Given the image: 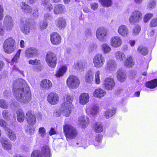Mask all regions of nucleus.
<instances>
[{"instance_id":"obj_1","label":"nucleus","mask_w":157,"mask_h":157,"mask_svg":"<svg viewBox=\"0 0 157 157\" xmlns=\"http://www.w3.org/2000/svg\"><path fill=\"white\" fill-rule=\"evenodd\" d=\"M13 94L16 99L20 102L27 103L31 98V93L29 87L25 81L22 78H18L13 84Z\"/></svg>"},{"instance_id":"obj_2","label":"nucleus","mask_w":157,"mask_h":157,"mask_svg":"<svg viewBox=\"0 0 157 157\" xmlns=\"http://www.w3.org/2000/svg\"><path fill=\"white\" fill-rule=\"evenodd\" d=\"M73 96L67 94L65 100V102L62 103L60 108V110L64 115L66 117H69L71 113L73 106L72 102L73 101Z\"/></svg>"},{"instance_id":"obj_3","label":"nucleus","mask_w":157,"mask_h":157,"mask_svg":"<svg viewBox=\"0 0 157 157\" xmlns=\"http://www.w3.org/2000/svg\"><path fill=\"white\" fill-rule=\"evenodd\" d=\"M3 48L5 52L10 54L13 52L16 49V42L12 37L6 39L3 43Z\"/></svg>"},{"instance_id":"obj_4","label":"nucleus","mask_w":157,"mask_h":157,"mask_svg":"<svg viewBox=\"0 0 157 157\" xmlns=\"http://www.w3.org/2000/svg\"><path fill=\"white\" fill-rule=\"evenodd\" d=\"M63 130L67 138L73 139L77 136V130L70 125L65 124L63 126Z\"/></svg>"},{"instance_id":"obj_5","label":"nucleus","mask_w":157,"mask_h":157,"mask_svg":"<svg viewBox=\"0 0 157 157\" xmlns=\"http://www.w3.org/2000/svg\"><path fill=\"white\" fill-rule=\"evenodd\" d=\"M50 149L49 147L45 146L41 151L35 150L31 154V157H50Z\"/></svg>"},{"instance_id":"obj_6","label":"nucleus","mask_w":157,"mask_h":157,"mask_svg":"<svg viewBox=\"0 0 157 157\" xmlns=\"http://www.w3.org/2000/svg\"><path fill=\"white\" fill-rule=\"evenodd\" d=\"M105 62V59L104 56L101 53H98L93 57V63L94 67L96 68L102 67Z\"/></svg>"},{"instance_id":"obj_7","label":"nucleus","mask_w":157,"mask_h":157,"mask_svg":"<svg viewBox=\"0 0 157 157\" xmlns=\"http://www.w3.org/2000/svg\"><path fill=\"white\" fill-rule=\"evenodd\" d=\"M143 15L139 10H138L133 11L129 17V21L131 24H134L139 22L142 19Z\"/></svg>"},{"instance_id":"obj_8","label":"nucleus","mask_w":157,"mask_h":157,"mask_svg":"<svg viewBox=\"0 0 157 157\" xmlns=\"http://www.w3.org/2000/svg\"><path fill=\"white\" fill-rule=\"evenodd\" d=\"M57 58L56 54L51 52H48L45 56V61L50 67H54L56 64Z\"/></svg>"},{"instance_id":"obj_9","label":"nucleus","mask_w":157,"mask_h":157,"mask_svg":"<svg viewBox=\"0 0 157 157\" xmlns=\"http://www.w3.org/2000/svg\"><path fill=\"white\" fill-rule=\"evenodd\" d=\"M79 79L75 76L71 75L67 79V85L70 88L76 89L79 86Z\"/></svg>"},{"instance_id":"obj_10","label":"nucleus","mask_w":157,"mask_h":157,"mask_svg":"<svg viewBox=\"0 0 157 157\" xmlns=\"http://www.w3.org/2000/svg\"><path fill=\"white\" fill-rule=\"evenodd\" d=\"M108 32L107 30L103 27L98 28L96 32V36L97 39L100 41L104 42L107 36Z\"/></svg>"},{"instance_id":"obj_11","label":"nucleus","mask_w":157,"mask_h":157,"mask_svg":"<svg viewBox=\"0 0 157 157\" xmlns=\"http://www.w3.org/2000/svg\"><path fill=\"white\" fill-rule=\"evenodd\" d=\"M122 44L121 38L119 36H114L110 39V44L114 48H117L120 47Z\"/></svg>"},{"instance_id":"obj_12","label":"nucleus","mask_w":157,"mask_h":157,"mask_svg":"<svg viewBox=\"0 0 157 157\" xmlns=\"http://www.w3.org/2000/svg\"><path fill=\"white\" fill-rule=\"evenodd\" d=\"M104 85L106 89L108 90H111L115 86V83L113 78L107 77L104 80Z\"/></svg>"},{"instance_id":"obj_13","label":"nucleus","mask_w":157,"mask_h":157,"mask_svg":"<svg viewBox=\"0 0 157 157\" xmlns=\"http://www.w3.org/2000/svg\"><path fill=\"white\" fill-rule=\"evenodd\" d=\"M48 101L52 105L57 104L59 101V98L58 95L55 93H50L47 98Z\"/></svg>"},{"instance_id":"obj_14","label":"nucleus","mask_w":157,"mask_h":157,"mask_svg":"<svg viewBox=\"0 0 157 157\" xmlns=\"http://www.w3.org/2000/svg\"><path fill=\"white\" fill-rule=\"evenodd\" d=\"M25 118L27 123L29 124L33 125L36 123V117L33 114L31 111H29L26 113Z\"/></svg>"},{"instance_id":"obj_15","label":"nucleus","mask_w":157,"mask_h":157,"mask_svg":"<svg viewBox=\"0 0 157 157\" xmlns=\"http://www.w3.org/2000/svg\"><path fill=\"white\" fill-rule=\"evenodd\" d=\"M25 56L28 58H32L38 54V50L35 48L31 47L28 48L25 52Z\"/></svg>"},{"instance_id":"obj_16","label":"nucleus","mask_w":157,"mask_h":157,"mask_svg":"<svg viewBox=\"0 0 157 157\" xmlns=\"http://www.w3.org/2000/svg\"><path fill=\"white\" fill-rule=\"evenodd\" d=\"M3 23L7 30H11L13 27V20L12 17L9 15L5 17L3 21Z\"/></svg>"},{"instance_id":"obj_17","label":"nucleus","mask_w":157,"mask_h":157,"mask_svg":"<svg viewBox=\"0 0 157 157\" xmlns=\"http://www.w3.org/2000/svg\"><path fill=\"white\" fill-rule=\"evenodd\" d=\"M51 42L54 45H59L61 42V37L60 35L56 33H53L50 36Z\"/></svg>"},{"instance_id":"obj_18","label":"nucleus","mask_w":157,"mask_h":157,"mask_svg":"<svg viewBox=\"0 0 157 157\" xmlns=\"http://www.w3.org/2000/svg\"><path fill=\"white\" fill-rule=\"evenodd\" d=\"M119 34L122 36H127L129 33V30L125 25H121L119 26L117 30Z\"/></svg>"},{"instance_id":"obj_19","label":"nucleus","mask_w":157,"mask_h":157,"mask_svg":"<svg viewBox=\"0 0 157 157\" xmlns=\"http://www.w3.org/2000/svg\"><path fill=\"white\" fill-rule=\"evenodd\" d=\"M117 78L119 82H123L126 78L125 71L123 70L119 69L117 71Z\"/></svg>"},{"instance_id":"obj_20","label":"nucleus","mask_w":157,"mask_h":157,"mask_svg":"<svg viewBox=\"0 0 157 157\" xmlns=\"http://www.w3.org/2000/svg\"><path fill=\"white\" fill-rule=\"evenodd\" d=\"M117 68L116 61L112 59H109L107 61L106 68L110 71H115Z\"/></svg>"},{"instance_id":"obj_21","label":"nucleus","mask_w":157,"mask_h":157,"mask_svg":"<svg viewBox=\"0 0 157 157\" xmlns=\"http://www.w3.org/2000/svg\"><path fill=\"white\" fill-rule=\"evenodd\" d=\"M20 27L21 30L24 34H27L29 33L30 29L27 22H21Z\"/></svg>"},{"instance_id":"obj_22","label":"nucleus","mask_w":157,"mask_h":157,"mask_svg":"<svg viewBox=\"0 0 157 157\" xmlns=\"http://www.w3.org/2000/svg\"><path fill=\"white\" fill-rule=\"evenodd\" d=\"M89 100V96L88 94L83 93L80 95L79 98V103L83 105L87 103Z\"/></svg>"},{"instance_id":"obj_23","label":"nucleus","mask_w":157,"mask_h":157,"mask_svg":"<svg viewBox=\"0 0 157 157\" xmlns=\"http://www.w3.org/2000/svg\"><path fill=\"white\" fill-rule=\"evenodd\" d=\"M114 55L116 60L119 62H123L126 58L125 54L121 51L115 52H114Z\"/></svg>"},{"instance_id":"obj_24","label":"nucleus","mask_w":157,"mask_h":157,"mask_svg":"<svg viewBox=\"0 0 157 157\" xmlns=\"http://www.w3.org/2000/svg\"><path fill=\"white\" fill-rule=\"evenodd\" d=\"M56 24L59 28L62 29L65 28L66 22L65 19L63 18L59 17L56 21Z\"/></svg>"},{"instance_id":"obj_25","label":"nucleus","mask_w":157,"mask_h":157,"mask_svg":"<svg viewBox=\"0 0 157 157\" xmlns=\"http://www.w3.org/2000/svg\"><path fill=\"white\" fill-rule=\"evenodd\" d=\"M40 85L41 87L43 89L48 90L52 87V84L49 80L44 79L41 81Z\"/></svg>"},{"instance_id":"obj_26","label":"nucleus","mask_w":157,"mask_h":157,"mask_svg":"<svg viewBox=\"0 0 157 157\" xmlns=\"http://www.w3.org/2000/svg\"><path fill=\"white\" fill-rule=\"evenodd\" d=\"M106 92L101 89H97L95 90L93 93L95 97L100 98L103 97L105 94Z\"/></svg>"},{"instance_id":"obj_27","label":"nucleus","mask_w":157,"mask_h":157,"mask_svg":"<svg viewBox=\"0 0 157 157\" xmlns=\"http://www.w3.org/2000/svg\"><path fill=\"white\" fill-rule=\"evenodd\" d=\"M17 121L20 122H23L25 119V114L23 111L21 109H18L16 112Z\"/></svg>"},{"instance_id":"obj_28","label":"nucleus","mask_w":157,"mask_h":157,"mask_svg":"<svg viewBox=\"0 0 157 157\" xmlns=\"http://www.w3.org/2000/svg\"><path fill=\"white\" fill-rule=\"evenodd\" d=\"M65 9L64 6L62 4L56 5L54 7V13L55 14L61 13L63 12Z\"/></svg>"},{"instance_id":"obj_29","label":"nucleus","mask_w":157,"mask_h":157,"mask_svg":"<svg viewBox=\"0 0 157 157\" xmlns=\"http://www.w3.org/2000/svg\"><path fill=\"white\" fill-rule=\"evenodd\" d=\"M89 120V118L87 116L82 117L79 119V123L83 128L85 127L88 124Z\"/></svg>"},{"instance_id":"obj_30","label":"nucleus","mask_w":157,"mask_h":157,"mask_svg":"<svg viewBox=\"0 0 157 157\" xmlns=\"http://www.w3.org/2000/svg\"><path fill=\"white\" fill-rule=\"evenodd\" d=\"M7 137L12 141H14L16 139L17 136L15 132L10 129L6 131Z\"/></svg>"},{"instance_id":"obj_31","label":"nucleus","mask_w":157,"mask_h":157,"mask_svg":"<svg viewBox=\"0 0 157 157\" xmlns=\"http://www.w3.org/2000/svg\"><path fill=\"white\" fill-rule=\"evenodd\" d=\"M21 9L25 13H28L30 12L31 7L25 2H22L20 4Z\"/></svg>"},{"instance_id":"obj_32","label":"nucleus","mask_w":157,"mask_h":157,"mask_svg":"<svg viewBox=\"0 0 157 157\" xmlns=\"http://www.w3.org/2000/svg\"><path fill=\"white\" fill-rule=\"evenodd\" d=\"M1 143L2 146L6 149L10 150L11 149L12 145L8 140L2 139L1 140Z\"/></svg>"},{"instance_id":"obj_33","label":"nucleus","mask_w":157,"mask_h":157,"mask_svg":"<svg viewBox=\"0 0 157 157\" xmlns=\"http://www.w3.org/2000/svg\"><path fill=\"white\" fill-rule=\"evenodd\" d=\"M93 129L94 132L100 133L103 131V127L101 124L99 122H97L94 124Z\"/></svg>"},{"instance_id":"obj_34","label":"nucleus","mask_w":157,"mask_h":157,"mask_svg":"<svg viewBox=\"0 0 157 157\" xmlns=\"http://www.w3.org/2000/svg\"><path fill=\"white\" fill-rule=\"evenodd\" d=\"M102 51L104 54L109 53L111 50V48L109 45L106 43L103 44L101 45Z\"/></svg>"},{"instance_id":"obj_35","label":"nucleus","mask_w":157,"mask_h":157,"mask_svg":"<svg viewBox=\"0 0 157 157\" xmlns=\"http://www.w3.org/2000/svg\"><path fill=\"white\" fill-rule=\"evenodd\" d=\"M134 62L131 56H129L127 58L124 62V65L126 67H131L134 64Z\"/></svg>"},{"instance_id":"obj_36","label":"nucleus","mask_w":157,"mask_h":157,"mask_svg":"<svg viewBox=\"0 0 157 157\" xmlns=\"http://www.w3.org/2000/svg\"><path fill=\"white\" fill-rule=\"evenodd\" d=\"M67 68L66 67L63 66L59 69L56 71L55 74L56 76L57 77H60L63 75L64 74L66 71Z\"/></svg>"},{"instance_id":"obj_37","label":"nucleus","mask_w":157,"mask_h":157,"mask_svg":"<svg viewBox=\"0 0 157 157\" xmlns=\"http://www.w3.org/2000/svg\"><path fill=\"white\" fill-rule=\"evenodd\" d=\"M41 4L48 9L49 11H51L53 9V7L49 2L50 0H41Z\"/></svg>"},{"instance_id":"obj_38","label":"nucleus","mask_w":157,"mask_h":157,"mask_svg":"<svg viewBox=\"0 0 157 157\" xmlns=\"http://www.w3.org/2000/svg\"><path fill=\"white\" fill-rule=\"evenodd\" d=\"M94 73L91 71H89L86 74L85 78L86 81L88 82H91L93 80Z\"/></svg>"},{"instance_id":"obj_39","label":"nucleus","mask_w":157,"mask_h":157,"mask_svg":"<svg viewBox=\"0 0 157 157\" xmlns=\"http://www.w3.org/2000/svg\"><path fill=\"white\" fill-rule=\"evenodd\" d=\"M146 86L150 88H154L157 86V79H155L146 82Z\"/></svg>"},{"instance_id":"obj_40","label":"nucleus","mask_w":157,"mask_h":157,"mask_svg":"<svg viewBox=\"0 0 157 157\" xmlns=\"http://www.w3.org/2000/svg\"><path fill=\"white\" fill-rule=\"evenodd\" d=\"M100 2L104 7H109L112 5L111 0H99Z\"/></svg>"},{"instance_id":"obj_41","label":"nucleus","mask_w":157,"mask_h":157,"mask_svg":"<svg viewBox=\"0 0 157 157\" xmlns=\"http://www.w3.org/2000/svg\"><path fill=\"white\" fill-rule=\"evenodd\" d=\"M138 52L144 56H145L147 53L148 50L147 48L141 45L137 49Z\"/></svg>"},{"instance_id":"obj_42","label":"nucleus","mask_w":157,"mask_h":157,"mask_svg":"<svg viewBox=\"0 0 157 157\" xmlns=\"http://www.w3.org/2000/svg\"><path fill=\"white\" fill-rule=\"evenodd\" d=\"M99 111V107L96 105L93 106L90 111V114L93 116L97 114Z\"/></svg>"},{"instance_id":"obj_43","label":"nucleus","mask_w":157,"mask_h":157,"mask_svg":"<svg viewBox=\"0 0 157 157\" xmlns=\"http://www.w3.org/2000/svg\"><path fill=\"white\" fill-rule=\"evenodd\" d=\"M156 3L155 0H149L147 3V8L149 10L154 9Z\"/></svg>"},{"instance_id":"obj_44","label":"nucleus","mask_w":157,"mask_h":157,"mask_svg":"<svg viewBox=\"0 0 157 157\" xmlns=\"http://www.w3.org/2000/svg\"><path fill=\"white\" fill-rule=\"evenodd\" d=\"M115 113V110H114L109 109L106 111L105 115L106 118H109L112 117Z\"/></svg>"},{"instance_id":"obj_45","label":"nucleus","mask_w":157,"mask_h":157,"mask_svg":"<svg viewBox=\"0 0 157 157\" xmlns=\"http://www.w3.org/2000/svg\"><path fill=\"white\" fill-rule=\"evenodd\" d=\"M100 72L98 71L95 74L94 81L95 83L97 84H99L101 82L100 77Z\"/></svg>"},{"instance_id":"obj_46","label":"nucleus","mask_w":157,"mask_h":157,"mask_svg":"<svg viewBox=\"0 0 157 157\" xmlns=\"http://www.w3.org/2000/svg\"><path fill=\"white\" fill-rule=\"evenodd\" d=\"M84 63L81 62H77L75 63L74 67L77 70H80L84 67Z\"/></svg>"},{"instance_id":"obj_47","label":"nucleus","mask_w":157,"mask_h":157,"mask_svg":"<svg viewBox=\"0 0 157 157\" xmlns=\"http://www.w3.org/2000/svg\"><path fill=\"white\" fill-rule=\"evenodd\" d=\"M141 30L140 27L138 25H136L133 28L132 31V35L134 36L138 35L140 32Z\"/></svg>"},{"instance_id":"obj_48","label":"nucleus","mask_w":157,"mask_h":157,"mask_svg":"<svg viewBox=\"0 0 157 157\" xmlns=\"http://www.w3.org/2000/svg\"><path fill=\"white\" fill-rule=\"evenodd\" d=\"M2 115L4 118L6 120H9L10 116V114L9 112L6 110H4L3 111Z\"/></svg>"},{"instance_id":"obj_49","label":"nucleus","mask_w":157,"mask_h":157,"mask_svg":"<svg viewBox=\"0 0 157 157\" xmlns=\"http://www.w3.org/2000/svg\"><path fill=\"white\" fill-rule=\"evenodd\" d=\"M21 51V49H19L16 54L14 56L12 59V61L13 62H17L20 57V53Z\"/></svg>"},{"instance_id":"obj_50","label":"nucleus","mask_w":157,"mask_h":157,"mask_svg":"<svg viewBox=\"0 0 157 157\" xmlns=\"http://www.w3.org/2000/svg\"><path fill=\"white\" fill-rule=\"evenodd\" d=\"M0 107L3 109L7 108L8 104L6 100L3 99L0 100Z\"/></svg>"},{"instance_id":"obj_51","label":"nucleus","mask_w":157,"mask_h":157,"mask_svg":"<svg viewBox=\"0 0 157 157\" xmlns=\"http://www.w3.org/2000/svg\"><path fill=\"white\" fill-rule=\"evenodd\" d=\"M153 16L151 13H148L146 14L144 17V21L145 23L147 22Z\"/></svg>"},{"instance_id":"obj_52","label":"nucleus","mask_w":157,"mask_h":157,"mask_svg":"<svg viewBox=\"0 0 157 157\" xmlns=\"http://www.w3.org/2000/svg\"><path fill=\"white\" fill-rule=\"evenodd\" d=\"M150 26L152 27H155L157 26V18H154L151 21Z\"/></svg>"},{"instance_id":"obj_53","label":"nucleus","mask_w":157,"mask_h":157,"mask_svg":"<svg viewBox=\"0 0 157 157\" xmlns=\"http://www.w3.org/2000/svg\"><path fill=\"white\" fill-rule=\"evenodd\" d=\"M46 130L45 128L43 127H41L39 128V133L41 135L42 137H44L45 136Z\"/></svg>"},{"instance_id":"obj_54","label":"nucleus","mask_w":157,"mask_h":157,"mask_svg":"<svg viewBox=\"0 0 157 157\" xmlns=\"http://www.w3.org/2000/svg\"><path fill=\"white\" fill-rule=\"evenodd\" d=\"M35 17H37L38 16V12L37 9L36 8H34L30 10V12Z\"/></svg>"},{"instance_id":"obj_55","label":"nucleus","mask_w":157,"mask_h":157,"mask_svg":"<svg viewBox=\"0 0 157 157\" xmlns=\"http://www.w3.org/2000/svg\"><path fill=\"white\" fill-rule=\"evenodd\" d=\"M48 26L47 23L45 21H42L40 23V28L41 29H46Z\"/></svg>"},{"instance_id":"obj_56","label":"nucleus","mask_w":157,"mask_h":157,"mask_svg":"<svg viewBox=\"0 0 157 157\" xmlns=\"http://www.w3.org/2000/svg\"><path fill=\"white\" fill-rule=\"evenodd\" d=\"M85 143L84 140L83 139H81L78 140V142L76 143V144L79 145L78 146H77V147H83Z\"/></svg>"},{"instance_id":"obj_57","label":"nucleus","mask_w":157,"mask_h":157,"mask_svg":"<svg viewBox=\"0 0 157 157\" xmlns=\"http://www.w3.org/2000/svg\"><path fill=\"white\" fill-rule=\"evenodd\" d=\"M91 9L93 10H96L98 8V4L97 3L93 2L90 4Z\"/></svg>"},{"instance_id":"obj_58","label":"nucleus","mask_w":157,"mask_h":157,"mask_svg":"<svg viewBox=\"0 0 157 157\" xmlns=\"http://www.w3.org/2000/svg\"><path fill=\"white\" fill-rule=\"evenodd\" d=\"M136 72L134 70H131L129 75V77L131 78H134L136 77Z\"/></svg>"},{"instance_id":"obj_59","label":"nucleus","mask_w":157,"mask_h":157,"mask_svg":"<svg viewBox=\"0 0 157 157\" xmlns=\"http://www.w3.org/2000/svg\"><path fill=\"white\" fill-rule=\"evenodd\" d=\"M4 10L2 6L0 5V21L2 20L3 17Z\"/></svg>"},{"instance_id":"obj_60","label":"nucleus","mask_w":157,"mask_h":157,"mask_svg":"<svg viewBox=\"0 0 157 157\" xmlns=\"http://www.w3.org/2000/svg\"><path fill=\"white\" fill-rule=\"evenodd\" d=\"M7 125L6 122L2 119H0V125L3 128L6 127Z\"/></svg>"},{"instance_id":"obj_61","label":"nucleus","mask_w":157,"mask_h":157,"mask_svg":"<svg viewBox=\"0 0 157 157\" xmlns=\"http://www.w3.org/2000/svg\"><path fill=\"white\" fill-rule=\"evenodd\" d=\"M34 129L30 128H28L26 130V133L30 135L33 134L34 133Z\"/></svg>"},{"instance_id":"obj_62","label":"nucleus","mask_w":157,"mask_h":157,"mask_svg":"<svg viewBox=\"0 0 157 157\" xmlns=\"http://www.w3.org/2000/svg\"><path fill=\"white\" fill-rule=\"evenodd\" d=\"M11 94L10 91L9 89L6 90L3 93V95L4 96L8 97Z\"/></svg>"},{"instance_id":"obj_63","label":"nucleus","mask_w":157,"mask_h":157,"mask_svg":"<svg viewBox=\"0 0 157 157\" xmlns=\"http://www.w3.org/2000/svg\"><path fill=\"white\" fill-rule=\"evenodd\" d=\"M85 34L87 36H91V31L89 29H86L85 31Z\"/></svg>"},{"instance_id":"obj_64","label":"nucleus","mask_w":157,"mask_h":157,"mask_svg":"<svg viewBox=\"0 0 157 157\" xmlns=\"http://www.w3.org/2000/svg\"><path fill=\"white\" fill-rule=\"evenodd\" d=\"M102 138V136H101L98 135L96 137L95 141L98 143H100L101 141Z\"/></svg>"}]
</instances>
